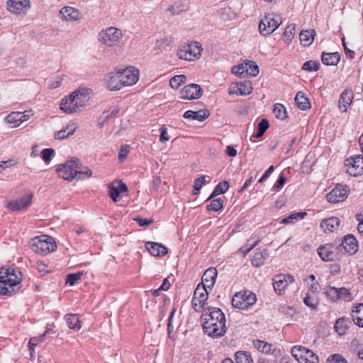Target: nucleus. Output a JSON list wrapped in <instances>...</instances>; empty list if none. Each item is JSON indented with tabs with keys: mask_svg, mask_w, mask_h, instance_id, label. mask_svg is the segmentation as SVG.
<instances>
[{
	"mask_svg": "<svg viewBox=\"0 0 363 363\" xmlns=\"http://www.w3.org/2000/svg\"><path fill=\"white\" fill-rule=\"evenodd\" d=\"M223 201L220 198H218L211 201V203L207 206L208 211L217 212L223 208Z\"/></svg>",
	"mask_w": 363,
	"mask_h": 363,
	"instance_id": "de8ad7c7",
	"label": "nucleus"
},
{
	"mask_svg": "<svg viewBox=\"0 0 363 363\" xmlns=\"http://www.w3.org/2000/svg\"><path fill=\"white\" fill-rule=\"evenodd\" d=\"M269 126V124L268 121L266 119H262L258 124V130L254 137L256 138L262 137Z\"/></svg>",
	"mask_w": 363,
	"mask_h": 363,
	"instance_id": "09e8293b",
	"label": "nucleus"
},
{
	"mask_svg": "<svg viewBox=\"0 0 363 363\" xmlns=\"http://www.w3.org/2000/svg\"><path fill=\"white\" fill-rule=\"evenodd\" d=\"M77 125L74 122H69L64 128L68 136L72 135L76 131Z\"/></svg>",
	"mask_w": 363,
	"mask_h": 363,
	"instance_id": "338daca9",
	"label": "nucleus"
},
{
	"mask_svg": "<svg viewBox=\"0 0 363 363\" xmlns=\"http://www.w3.org/2000/svg\"><path fill=\"white\" fill-rule=\"evenodd\" d=\"M41 154L43 160L46 163H48L51 160L52 156L54 155L55 151L52 148H46L43 150Z\"/></svg>",
	"mask_w": 363,
	"mask_h": 363,
	"instance_id": "13d9d810",
	"label": "nucleus"
},
{
	"mask_svg": "<svg viewBox=\"0 0 363 363\" xmlns=\"http://www.w3.org/2000/svg\"><path fill=\"white\" fill-rule=\"evenodd\" d=\"M60 13L62 20L66 21H77L81 18V14L79 11L77 9L70 6H65L62 8L60 10Z\"/></svg>",
	"mask_w": 363,
	"mask_h": 363,
	"instance_id": "412c9836",
	"label": "nucleus"
},
{
	"mask_svg": "<svg viewBox=\"0 0 363 363\" xmlns=\"http://www.w3.org/2000/svg\"><path fill=\"white\" fill-rule=\"evenodd\" d=\"M33 195L28 194L19 200L6 201L5 206L12 211L26 209L32 203Z\"/></svg>",
	"mask_w": 363,
	"mask_h": 363,
	"instance_id": "dca6fc26",
	"label": "nucleus"
},
{
	"mask_svg": "<svg viewBox=\"0 0 363 363\" xmlns=\"http://www.w3.org/2000/svg\"><path fill=\"white\" fill-rule=\"evenodd\" d=\"M228 188H229V184H228V182L223 181L222 182H220L215 187L213 193L211 194V195L210 196L208 199H211L212 198H213L218 195L224 194L225 192H226L228 191Z\"/></svg>",
	"mask_w": 363,
	"mask_h": 363,
	"instance_id": "ea45409f",
	"label": "nucleus"
},
{
	"mask_svg": "<svg viewBox=\"0 0 363 363\" xmlns=\"http://www.w3.org/2000/svg\"><path fill=\"white\" fill-rule=\"evenodd\" d=\"M352 318L357 325L363 328V303H359L354 307Z\"/></svg>",
	"mask_w": 363,
	"mask_h": 363,
	"instance_id": "cd10ccee",
	"label": "nucleus"
},
{
	"mask_svg": "<svg viewBox=\"0 0 363 363\" xmlns=\"http://www.w3.org/2000/svg\"><path fill=\"white\" fill-rule=\"evenodd\" d=\"M302 68L308 71H316L319 68V63L315 61H308L303 65Z\"/></svg>",
	"mask_w": 363,
	"mask_h": 363,
	"instance_id": "bf43d9fd",
	"label": "nucleus"
},
{
	"mask_svg": "<svg viewBox=\"0 0 363 363\" xmlns=\"http://www.w3.org/2000/svg\"><path fill=\"white\" fill-rule=\"evenodd\" d=\"M209 116V113L208 111L205 110H199L198 111H193L191 110L186 111L184 113V117L186 119L191 120H196L199 121H202L208 118Z\"/></svg>",
	"mask_w": 363,
	"mask_h": 363,
	"instance_id": "bb28decb",
	"label": "nucleus"
},
{
	"mask_svg": "<svg viewBox=\"0 0 363 363\" xmlns=\"http://www.w3.org/2000/svg\"><path fill=\"white\" fill-rule=\"evenodd\" d=\"M308 290H309L312 293H317L320 290V286L318 282L310 283L308 281Z\"/></svg>",
	"mask_w": 363,
	"mask_h": 363,
	"instance_id": "774afa93",
	"label": "nucleus"
},
{
	"mask_svg": "<svg viewBox=\"0 0 363 363\" xmlns=\"http://www.w3.org/2000/svg\"><path fill=\"white\" fill-rule=\"evenodd\" d=\"M175 313H176V308H174L172 310V311L170 313V315L168 318L167 333H168L169 337L171 339H174V336L172 335V333L174 332V326L173 325V317H174Z\"/></svg>",
	"mask_w": 363,
	"mask_h": 363,
	"instance_id": "8fccbe9b",
	"label": "nucleus"
},
{
	"mask_svg": "<svg viewBox=\"0 0 363 363\" xmlns=\"http://www.w3.org/2000/svg\"><path fill=\"white\" fill-rule=\"evenodd\" d=\"M217 274L218 272L216 268H208L203 274L202 282L200 284L206 289H211L215 284Z\"/></svg>",
	"mask_w": 363,
	"mask_h": 363,
	"instance_id": "6ab92c4d",
	"label": "nucleus"
},
{
	"mask_svg": "<svg viewBox=\"0 0 363 363\" xmlns=\"http://www.w3.org/2000/svg\"><path fill=\"white\" fill-rule=\"evenodd\" d=\"M89 89L83 88L73 91L68 97L62 99L60 109L67 113L80 111L89 103Z\"/></svg>",
	"mask_w": 363,
	"mask_h": 363,
	"instance_id": "7ed1b4c3",
	"label": "nucleus"
},
{
	"mask_svg": "<svg viewBox=\"0 0 363 363\" xmlns=\"http://www.w3.org/2000/svg\"><path fill=\"white\" fill-rule=\"evenodd\" d=\"M8 10L17 15H23L30 8L28 0H9L7 1Z\"/></svg>",
	"mask_w": 363,
	"mask_h": 363,
	"instance_id": "2eb2a0df",
	"label": "nucleus"
},
{
	"mask_svg": "<svg viewBox=\"0 0 363 363\" xmlns=\"http://www.w3.org/2000/svg\"><path fill=\"white\" fill-rule=\"evenodd\" d=\"M267 253L262 252H256L253 256V258L252 259V264L255 267H259L262 266L265 259H267Z\"/></svg>",
	"mask_w": 363,
	"mask_h": 363,
	"instance_id": "e433bc0d",
	"label": "nucleus"
},
{
	"mask_svg": "<svg viewBox=\"0 0 363 363\" xmlns=\"http://www.w3.org/2000/svg\"><path fill=\"white\" fill-rule=\"evenodd\" d=\"M130 151V146L128 145H123L118 153V159L121 162H123L124 160L127 157Z\"/></svg>",
	"mask_w": 363,
	"mask_h": 363,
	"instance_id": "052dcab7",
	"label": "nucleus"
},
{
	"mask_svg": "<svg viewBox=\"0 0 363 363\" xmlns=\"http://www.w3.org/2000/svg\"><path fill=\"white\" fill-rule=\"evenodd\" d=\"M318 253L320 258L325 262H331L337 259L339 257L338 247L332 243L325 244L318 248Z\"/></svg>",
	"mask_w": 363,
	"mask_h": 363,
	"instance_id": "9b49d317",
	"label": "nucleus"
},
{
	"mask_svg": "<svg viewBox=\"0 0 363 363\" xmlns=\"http://www.w3.org/2000/svg\"><path fill=\"white\" fill-rule=\"evenodd\" d=\"M294 101L298 108L301 110H307L311 108V103L308 99L301 92H298L296 95Z\"/></svg>",
	"mask_w": 363,
	"mask_h": 363,
	"instance_id": "72a5a7b5",
	"label": "nucleus"
},
{
	"mask_svg": "<svg viewBox=\"0 0 363 363\" xmlns=\"http://www.w3.org/2000/svg\"><path fill=\"white\" fill-rule=\"evenodd\" d=\"M303 303L312 309H315L318 306L317 297H311L306 296L303 298Z\"/></svg>",
	"mask_w": 363,
	"mask_h": 363,
	"instance_id": "4d7b16f0",
	"label": "nucleus"
},
{
	"mask_svg": "<svg viewBox=\"0 0 363 363\" xmlns=\"http://www.w3.org/2000/svg\"><path fill=\"white\" fill-rule=\"evenodd\" d=\"M340 60V56L337 52L323 53L322 61L326 65H336Z\"/></svg>",
	"mask_w": 363,
	"mask_h": 363,
	"instance_id": "2f4dec72",
	"label": "nucleus"
},
{
	"mask_svg": "<svg viewBox=\"0 0 363 363\" xmlns=\"http://www.w3.org/2000/svg\"><path fill=\"white\" fill-rule=\"evenodd\" d=\"M238 95L247 96L252 92L253 87L249 81L239 82Z\"/></svg>",
	"mask_w": 363,
	"mask_h": 363,
	"instance_id": "f704fd0d",
	"label": "nucleus"
},
{
	"mask_svg": "<svg viewBox=\"0 0 363 363\" xmlns=\"http://www.w3.org/2000/svg\"><path fill=\"white\" fill-rule=\"evenodd\" d=\"M294 282V277L291 274H278L273 279V286L276 293L282 295L289 284Z\"/></svg>",
	"mask_w": 363,
	"mask_h": 363,
	"instance_id": "f8f14e48",
	"label": "nucleus"
},
{
	"mask_svg": "<svg viewBox=\"0 0 363 363\" xmlns=\"http://www.w3.org/2000/svg\"><path fill=\"white\" fill-rule=\"evenodd\" d=\"M22 274L13 268L0 269V294L12 296L21 289Z\"/></svg>",
	"mask_w": 363,
	"mask_h": 363,
	"instance_id": "f03ea898",
	"label": "nucleus"
},
{
	"mask_svg": "<svg viewBox=\"0 0 363 363\" xmlns=\"http://www.w3.org/2000/svg\"><path fill=\"white\" fill-rule=\"evenodd\" d=\"M208 297V291L207 289L201 284H198L194 291V296L192 298L193 308L197 312L201 311L206 304V301H207Z\"/></svg>",
	"mask_w": 363,
	"mask_h": 363,
	"instance_id": "9d476101",
	"label": "nucleus"
},
{
	"mask_svg": "<svg viewBox=\"0 0 363 363\" xmlns=\"http://www.w3.org/2000/svg\"><path fill=\"white\" fill-rule=\"evenodd\" d=\"M354 98V94L351 89H345L340 95L339 99V108L342 112H346Z\"/></svg>",
	"mask_w": 363,
	"mask_h": 363,
	"instance_id": "4be33fe9",
	"label": "nucleus"
},
{
	"mask_svg": "<svg viewBox=\"0 0 363 363\" xmlns=\"http://www.w3.org/2000/svg\"><path fill=\"white\" fill-rule=\"evenodd\" d=\"M280 24H259V30L262 35L267 36L276 30Z\"/></svg>",
	"mask_w": 363,
	"mask_h": 363,
	"instance_id": "c9c22d12",
	"label": "nucleus"
},
{
	"mask_svg": "<svg viewBox=\"0 0 363 363\" xmlns=\"http://www.w3.org/2000/svg\"><path fill=\"white\" fill-rule=\"evenodd\" d=\"M123 86L118 72L111 73L108 79V89L111 91H118Z\"/></svg>",
	"mask_w": 363,
	"mask_h": 363,
	"instance_id": "393cba45",
	"label": "nucleus"
},
{
	"mask_svg": "<svg viewBox=\"0 0 363 363\" xmlns=\"http://www.w3.org/2000/svg\"><path fill=\"white\" fill-rule=\"evenodd\" d=\"M122 31L116 27H109L99 33V40L106 46H112L119 42Z\"/></svg>",
	"mask_w": 363,
	"mask_h": 363,
	"instance_id": "1a4fd4ad",
	"label": "nucleus"
},
{
	"mask_svg": "<svg viewBox=\"0 0 363 363\" xmlns=\"http://www.w3.org/2000/svg\"><path fill=\"white\" fill-rule=\"evenodd\" d=\"M273 111L275 117L278 119L284 120L287 117L286 109L284 106L281 104H276L274 106Z\"/></svg>",
	"mask_w": 363,
	"mask_h": 363,
	"instance_id": "79ce46f5",
	"label": "nucleus"
},
{
	"mask_svg": "<svg viewBox=\"0 0 363 363\" xmlns=\"http://www.w3.org/2000/svg\"><path fill=\"white\" fill-rule=\"evenodd\" d=\"M201 319L203 321V332L208 336L217 338L225 333V317L220 308L208 307L205 309Z\"/></svg>",
	"mask_w": 363,
	"mask_h": 363,
	"instance_id": "f257e3e1",
	"label": "nucleus"
},
{
	"mask_svg": "<svg viewBox=\"0 0 363 363\" xmlns=\"http://www.w3.org/2000/svg\"><path fill=\"white\" fill-rule=\"evenodd\" d=\"M145 247L155 257L164 256L167 253V249L157 242H147L145 244Z\"/></svg>",
	"mask_w": 363,
	"mask_h": 363,
	"instance_id": "5701e85b",
	"label": "nucleus"
},
{
	"mask_svg": "<svg viewBox=\"0 0 363 363\" xmlns=\"http://www.w3.org/2000/svg\"><path fill=\"white\" fill-rule=\"evenodd\" d=\"M205 182H206V178L204 176H201L195 180L194 185V191H193V193L194 195H196L199 193L202 185Z\"/></svg>",
	"mask_w": 363,
	"mask_h": 363,
	"instance_id": "5fc2aeb1",
	"label": "nucleus"
},
{
	"mask_svg": "<svg viewBox=\"0 0 363 363\" xmlns=\"http://www.w3.org/2000/svg\"><path fill=\"white\" fill-rule=\"evenodd\" d=\"M327 297L333 302L339 300V289L334 286H328L326 289Z\"/></svg>",
	"mask_w": 363,
	"mask_h": 363,
	"instance_id": "49530a36",
	"label": "nucleus"
},
{
	"mask_svg": "<svg viewBox=\"0 0 363 363\" xmlns=\"http://www.w3.org/2000/svg\"><path fill=\"white\" fill-rule=\"evenodd\" d=\"M237 363H252L251 356L246 352L239 351L235 353Z\"/></svg>",
	"mask_w": 363,
	"mask_h": 363,
	"instance_id": "37998d69",
	"label": "nucleus"
},
{
	"mask_svg": "<svg viewBox=\"0 0 363 363\" xmlns=\"http://www.w3.org/2000/svg\"><path fill=\"white\" fill-rule=\"evenodd\" d=\"M315 35L314 29L302 30L299 35L301 43L305 47L311 45L314 40Z\"/></svg>",
	"mask_w": 363,
	"mask_h": 363,
	"instance_id": "a878e982",
	"label": "nucleus"
},
{
	"mask_svg": "<svg viewBox=\"0 0 363 363\" xmlns=\"http://www.w3.org/2000/svg\"><path fill=\"white\" fill-rule=\"evenodd\" d=\"M186 77L185 75H176L171 78L169 85L173 89H178L179 86L186 82Z\"/></svg>",
	"mask_w": 363,
	"mask_h": 363,
	"instance_id": "a18cd8bd",
	"label": "nucleus"
},
{
	"mask_svg": "<svg viewBox=\"0 0 363 363\" xmlns=\"http://www.w3.org/2000/svg\"><path fill=\"white\" fill-rule=\"evenodd\" d=\"M296 33V28L295 24H289L284 30V41L286 43H289L291 40L294 38Z\"/></svg>",
	"mask_w": 363,
	"mask_h": 363,
	"instance_id": "a19ab883",
	"label": "nucleus"
},
{
	"mask_svg": "<svg viewBox=\"0 0 363 363\" xmlns=\"http://www.w3.org/2000/svg\"><path fill=\"white\" fill-rule=\"evenodd\" d=\"M5 121L11 125L13 128L21 125L23 123L21 112H12L5 118Z\"/></svg>",
	"mask_w": 363,
	"mask_h": 363,
	"instance_id": "7c9ffc66",
	"label": "nucleus"
},
{
	"mask_svg": "<svg viewBox=\"0 0 363 363\" xmlns=\"http://www.w3.org/2000/svg\"><path fill=\"white\" fill-rule=\"evenodd\" d=\"M347 189L344 186H337L326 196L327 201L330 203L343 201L347 197Z\"/></svg>",
	"mask_w": 363,
	"mask_h": 363,
	"instance_id": "a211bd4d",
	"label": "nucleus"
},
{
	"mask_svg": "<svg viewBox=\"0 0 363 363\" xmlns=\"http://www.w3.org/2000/svg\"><path fill=\"white\" fill-rule=\"evenodd\" d=\"M67 323L70 329L79 330L82 328L81 322L77 314H67L65 315Z\"/></svg>",
	"mask_w": 363,
	"mask_h": 363,
	"instance_id": "473e14b6",
	"label": "nucleus"
},
{
	"mask_svg": "<svg viewBox=\"0 0 363 363\" xmlns=\"http://www.w3.org/2000/svg\"><path fill=\"white\" fill-rule=\"evenodd\" d=\"M256 301L257 296L255 294L249 291H244L238 292L233 296L232 305L234 308L247 311L255 305Z\"/></svg>",
	"mask_w": 363,
	"mask_h": 363,
	"instance_id": "39448f33",
	"label": "nucleus"
},
{
	"mask_svg": "<svg viewBox=\"0 0 363 363\" xmlns=\"http://www.w3.org/2000/svg\"><path fill=\"white\" fill-rule=\"evenodd\" d=\"M255 347L259 352L265 354H272L274 351V347L272 344L267 342L256 340L253 342Z\"/></svg>",
	"mask_w": 363,
	"mask_h": 363,
	"instance_id": "c756f323",
	"label": "nucleus"
},
{
	"mask_svg": "<svg viewBox=\"0 0 363 363\" xmlns=\"http://www.w3.org/2000/svg\"><path fill=\"white\" fill-rule=\"evenodd\" d=\"M181 98L187 100L199 99L203 94V89L196 84H190L181 90Z\"/></svg>",
	"mask_w": 363,
	"mask_h": 363,
	"instance_id": "f3484780",
	"label": "nucleus"
},
{
	"mask_svg": "<svg viewBox=\"0 0 363 363\" xmlns=\"http://www.w3.org/2000/svg\"><path fill=\"white\" fill-rule=\"evenodd\" d=\"M244 65H246L247 70H245V73L247 75L256 77L259 74V67L256 62L253 61H247L244 63Z\"/></svg>",
	"mask_w": 363,
	"mask_h": 363,
	"instance_id": "4c0bfd02",
	"label": "nucleus"
},
{
	"mask_svg": "<svg viewBox=\"0 0 363 363\" xmlns=\"http://www.w3.org/2000/svg\"><path fill=\"white\" fill-rule=\"evenodd\" d=\"M345 166L347 172L352 176L357 177L363 173V156L358 155L346 160Z\"/></svg>",
	"mask_w": 363,
	"mask_h": 363,
	"instance_id": "ddd939ff",
	"label": "nucleus"
},
{
	"mask_svg": "<svg viewBox=\"0 0 363 363\" xmlns=\"http://www.w3.org/2000/svg\"><path fill=\"white\" fill-rule=\"evenodd\" d=\"M109 196L113 199V201L116 202L118 201V197L121 194L118 191V188H116L115 184H113L109 186Z\"/></svg>",
	"mask_w": 363,
	"mask_h": 363,
	"instance_id": "680f3d73",
	"label": "nucleus"
},
{
	"mask_svg": "<svg viewBox=\"0 0 363 363\" xmlns=\"http://www.w3.org/2000/svg\"><path fill=\"white\" fill-rule=\"evenodd\" d=\"M350 325V320L349 318H341L337 320L334 328L339 335H343L346 333Z\"/></svg>",
	"mask_w": 363,
	"mask_h": 363,
	"instance_id": "c85d7f7f",
	"label": "nucleus"
},
{
	"mask_svg": "<svg viewBox=\"0 0 363 363\" xmlns=\"http://www.w3.org/2000/svg\"><path fill=\"white\" fill-rule=\"evenodd\" d=\"M341 245L349 255H354L358 250L357 240L352 235H347L344 237Z\"/></svg>",
	"mask_w": 363,
	"mask_h": 363,
	"instance_id": "aec40b11",
	"label": "nucleus"
},
{
	"mask_svg": "<svg viewBox=\"0 0 363 363\" xmlns=\"http://www.w3.org/2000/svg\"><path fill=\"white\" fill-rule=\"evenodd\" d=\"M265 21L267 23H282L283 19L279 13L270 12L266 14Z\"/></svg>",
	"mask_w": 363,
	"mask_h": 363,
	"instance_id": "603ef678",
	"label": "nucleus"
},
{
	"mask_svg": "<svg viewBox=\"0 0 363 363\" xmlns=\"http://www.w3.org/2000/svg\"><path fill=\"white\" fill-rule=\"evenodd\" d=\"M327 363H347V361L340 354H333L328 357Z\"/></svg>",
	"mask_w": 363,
	"mask_h": 363,
	"instance_id": "864d4df0",
	"label": "nucleus"
},
{
	"mask_svg": "<svg viewBox=\"0 0 363 363\" xmlns=\"http://www.w3.org/2000/svg\"><path fill=\"white\" fill-rule=\"evenodd\" d=\"M353 299L350 290L346 288H339V300L351 301Z\"/></svg>",
	"mask_w": 363,
	"mask_h": 363,
	"instance_id": "3c124183",
	"label": "nucleus"
},
{
	"mask_svg": "<svg viewBox=\"0 0 363 363\" xmlns=\"http://www.w3.org/2000/svg\"><path fill=\"white\" fill-rule=\"evenodd\" d=\"M160 140L162 143H164L166 141H168L169 140V137L167 133V128L165 125H162L160 129Z\"/></svg>",
	"mask_w": 363,
	"mask_h": 363,
	"instance_id": "69168bd1",
	"label": "nucleus"
},
{
	"mask_svg": "<svg viewBox=\"0 0 363 363\" xmlns=\"http://www.w3.org/2000/svg\"><path fill=\"white\" fill-rule=\"evenodd\" d=\"M291 353L299 363H319L318 355L305 347L294 346Z\"/></svg>",
	"mask_w": 363,
	"mask_h": 363,
	"instance_id": "0eeeda50",
	"label": "nucleus"
},
{
	"mask_svg": "<svg viewBox=\"0 0 363 363\" xmlns=\"http://www.w3.org/2000/svg\"><path fill=\"white\" fill-rule=\"evenodd\" d=\"M30 246L34 252L43 255L52 252L57 248V244L54 239L47 235H42L33 238Z\"/></svg>",
	"mask_w": 363,
	"mask_h": 363,
	"instance_id": "20e7f679",
	"label": "nucleus"
},
{
	"mask_svg": "<svg viewBox=\"0 0 363 363\" xmlns=\"http://www.w3.org/2000/svg\"><path fill=\"white\" fill-rule=\"evenodd\" d=\"M245 70H247V69H246V65H244V63H242L240 65L233 66L232 67V73L235 75L241 76L244 73H245Z\"/></svg>",
	"mask_w": 363,
	"mask_h": 363,
	"instance_id": "e2e57ef3",
	"label": "nucleus"
},
{
	"mask_svg": "<svg viewBox=\"0 0 363 363\" xmlns=\"http://www.w3.org/2000/svg\"><path fill=\"white\" fill-rule=\"evenodd\" d=\"M340 220L337 217H331L323 220L320 223V228L325 233H330L338 228Z\"/></svg>",
	"mask_w": 363,
	"mask_h": 363,
	"instance_id": "b1692460",
	"label": "nucleus"
},
{
	"mask_svg": "<svg viewBox=\"0 0 363 363\" xmlns=\"http://www.w3.org/2000/svg\"><path fill=\"white\" fill-rule=\"evenodd\" d=\"M118 72L124 86L133 85L139 79V70L133 67H129Z\"/></svg>",
	"mask_w": 363,
	"mask_h": 363,
	"instance_id": "4468645a",
	"label": "nucleus"
},
{
	"mask_svg": "<svg viewBox=\"0 0 363 363\" xmlns=\"http://www.w3.org/2000/svg\"><path fill=\"white\" fill-rule=\"evenodd\" d=\"M82 274H83L82 272H78V273L69 274L66 279V284H68L70 286H73L74 284H76L78 280H79L81 279Z\"/></svg>",
	"mask_w": 363,
	"mask_h": 363,
	"instance_id": "6e6d98bb",
	"label": "nucleus"
},
{
	"mask_svg": "<svg viewBox=\"0 0 363 363\" xmlns=\"http://www.w3.org/2000/svg\"><path fill=\"white\" fill-rule=\"evenodd\" d=\"M78 169H79V160L75 159L69 160L65 164H59L56 171L63 179L72 181L77 177Z\"/></svg>",
	"mask_w": 363,
	"mask_h": 363,
	"instance_id": "6e6552de",
	"label": "nucleus"
},
{
	"mask_svg": "<svg viewBox=\"0 0 363 363\" xmlns=\"http://www.w3.org/2000/svg\"><path fill=\"white\" fill-rule=\"evenodd\" d=\"M306 212L293 213L288 217L283 218L281 220V224H289L293 223L294 220H301L306 216Z\"/></svg>",
	"mask_w": 363,
	"mask_h": 363,
	"instance_id": "58836bf2",
	"label": "nucleus"
},
{
	"mask_svg": "<svg viewBox=\"0 0 363 363\" xmlns=\"http://www.w3.org/2000/svg\"><path fill=\"white\" fill-rule=\"evenodd\" d=\"M91 174V170L87 167L85 168L84 171L79 170V169H78L77 176L76 178H77L78 179H84L85 178L90 177Z\"/></svg>",
	"mask_w": 363,
	"mask_h": 363,
	"instance_id": "0e129e2a",
	"label": "nucleus"
},
{
	"mask_svg": "<svg viewBox=\"0 0 363 363\" xmlns=\"http://www.w3.org/2000/svg\"><path fill=\"white\" fill-rule=\"evenodd\" d=\"M48 331H45L43 335L38 337H33L30 339L29 341V350L31 355L35 352V347H36L40 342L44 340L45 335Z\"/></svg>",
	"mask_w": 363,
	"mask_h": 363,
	"instance_id": "c03bdc74",
	"label": "nucleus"
},
{
	"mask_svg": "<svg viewBox=\"0 0 363 363\" xmlns=\"http://www.w3.org/2000/svg\"><path fill=\"white\" fill-rule=\"evenodd\" d=\"M202 50L201 43L191 42L179 48L177 55L181 60L194 61L200 58Z\"/></svg>",
	"mask_w": 363,
	"mask_h": 363,
	"instance_id": "423d86ee",
	"label": "nucleus"
}]
</instances>
